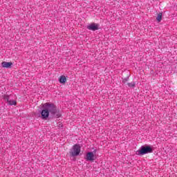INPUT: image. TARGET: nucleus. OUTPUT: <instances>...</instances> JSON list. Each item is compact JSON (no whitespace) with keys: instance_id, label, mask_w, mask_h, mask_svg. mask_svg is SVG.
Listing matches in <instances>:
<instances>
[{"instance_id":"f257e3e1","label":"nucleus","mask_w":177,"mask_h":177,"mask_svg":"<svg viewBox=\"0 0 177 177\" xmlns=\"http://www.w3.org/2000/svg\"><path fill=\"white\" fill-rule=\"evenodd\" d=\"M41 114L42 120H47L49 118V115H56L57 118L62 116V113H60L56 105L49 102L43 104V109L41 110Z\"/></svg>"},{"instance_id":"f03ea898","label":"nucleus","mask_w":177,"mask_h":177,"mask_svg":"<svg viewBox=\"0 0 177 177\" xmlns=\"http://www.w3.org/2000/svg\"><path fill=\"white\" fill-rule=\"evenodd\" d=\"M149 153H153V149L150 146H142L137 151V156H145V154H149Z\"/></svg>"},{"instance_id":"7ed1b4c3","label":"nucleus","mask_w":177,"mask_h":177,"mask_svg":"<svg viewBox=\"0 0 177 177\" xmlns=\"http://www.w3.org/2000/svg\"><path fill=\"white\" fill-rule=\"evenodd\" d=\"M80 153H81V146L78 144L75 145L70 151V154L72 157H77V156H80Z\"/></svg>"},{"instance_id":"20e7f679","label":"nucleus","mask_w":177,"mask_h":177,"mask_svg":"<svg viewBox=\"0 0 177 177\" xmlns=\"http://www.w3.org/2000/svg\"><path fill=\"white\" fill-rule=\"evenodd\" d=\"M11 97H12V96H10V95H4L3 96L4 100H6V102H7V103L10 106H16V104H17L16 100H12Z\"/></svg>"},{"instance_id":"39448f33","label":"nucleus","mask_w":177,"mask_h":177,"mask_svg":"<svg viewBox=\"0 0 177 177\" xmlns=\"http://www.w3.org/2000/svg\"><path fill=\"white\" fill-rule=\"evenodd\" d=\"M99 27H100V24L96 23H93L87 26V29L90 30L91 31H97V30H99Z\"/></svg>"},{"instance_id":"423d86ee","label":"nucleus","mask_w":177,"mask_h":177,"mask_svg":"<svg viewBox=\"0 0 177 177\" xmlns=\"http://www.w3.org/2000/svg\"><path fill=\"white\" fill-rule=\"evenodd\" d=\"M86 161H95L96 156L93 152H88L86 155Z\"/></svg>"},{"instance_id":"0eeeda50","label":"nucleus","mask_w":177,"mask_h":177,"mask_svg":"<svg viewBox=\"0 0 177 177\" xmlns=\"http://www.w3.org/2000/svg\"><path fill=\"white\" fill-rule=\"evenodd\" d=\"M13 64L12 62H3L1 63V66L2 67H3L4 68H10V67H12V65Z\"/></svg>"},{"instance_id":"6e6552de","label":"nucleus","mask_w":177,"mask_h":177,"mask_svg":"<svg viewBox=\"0 0 177 177\" xmlns=\"http://www.w3.org/2000/svg\"><path fill=\"white\" fill-rule=\"evenodd\" d=\"M59 84H66L67 78L64 75H61L59 78Z\"/></svg>"},{"instance_id":"1a4fd4ad","label":"nucleus","mask_w":177,"mask_h":177,"mask_svg":"<svg viewBox=\"0 0 177 177\" xmlns=\"http://www.w3.org/2000/svg\"><path fill=\"white\" fill-rule=\"evenodd\" d=\"M156 19L160 22L162 20V13H159L156 17Z\"/></svg>"},{"instance_id":"9d476101","label":"nucleus","mask_w":177,"mask_h":177,"mask_svg":"<svg viewBox=\"0 0 177 177\" xmlns=\"http://www.w3.org/2000/svg\"><path fill=\"white\" fill-rule=\"evenodd\" d=\"M128 86L130 88H133L135 86V82H132L131 83H128Z\"/></svg>"}]
</instances>
